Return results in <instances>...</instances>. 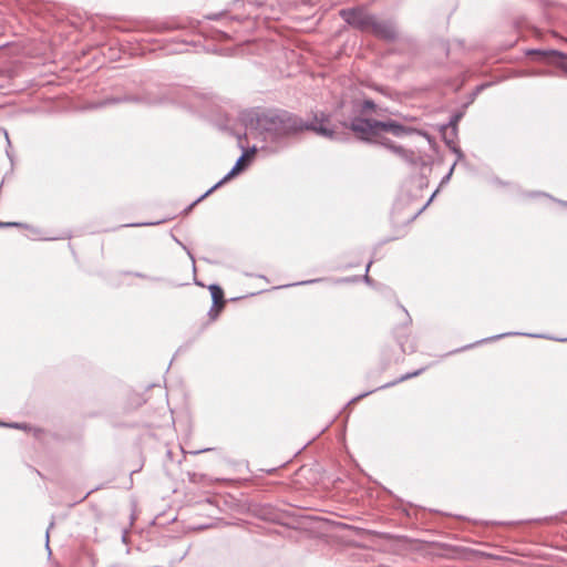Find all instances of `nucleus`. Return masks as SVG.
Here are the masks:
<instances>
[{
    "instance_id": "7ed1b4c3",
    "label": "nucleus",
    "mask_w": 567,
    "mask_h": 567,
    "mask_svg": "<svg viewBox=\"0 0 567 567\" xmlns=\"http://www.w3.org/2000/svg\"><path fill=\"white\" fill-rule=\"evenodd\" d=\"M340 17L352 28L362 32H370L374 22V14L369 13L364 8H348L340 10Z\"/></svg>"
},
{
    "instance_id": "1a4fd4ad",
    "label": "nucleus",
    "mask_w": 567,
    "mask_h": 567,
    "mask_svg": "<svg viewBox=\"0 0 567 567\" xmlns=\"http://www.w3.org/2000/svg\"><path fill=\"white\" fill-rule=\"evenodd\" d=\"M209 291L212 295V299L215 306L219 305L220 307L224 306V292L223 289L218 285H210Z\"/></svg>"
},
{
    "instance_id": "6ab92c4d",
    "label": "nucleus",
    "mask_w": 567,
    "mask_h": 567,
    "mask_svg": "<svg viewBox=\"0 0 567 567\" xmlns=\"http://www.w3.org/2000/svg\"><path fill=\"white\" fill-rule=\"evenodd\" d=\"M156 223H138V224H131L130 226H148V225H155Z\"/></svg>"
},
{
    "instance_id": "aec40b11",
    "label": "nucleus",
    "mask_w": 567,
    "mask_h": 567,
    "mask_svg": "<svg viewBox=\"0 0 567 567\" xmlns=\"http://www.w3.org/2000/svg\"><path fill=\"white\" fill-rule=\"evenodd\" d=\"M453 168H454V165L452 166V168H451L450 173L444 177V179H443V181H445V179H449V178H450V176H451V174H452V172H453Z\"/></svg>"
},
{
    "instance_id": "a211bd4d",
    "label": "nucleus",
    "mask_w": 567,
    "mask_h": 567,
    "mask_svg": "<svg viewBox=\"0 0 567 567\" xmlns=\"http://www.w3.org/2000/svg\"><path fill=\"white\" fill-rule=\"evenodd\" d=\"M372 392H373V391H369V392L362 393V394L358 395L357 398H353V399L351 400V402L358 401V400H360V399H362V398L367 396L368 394H370V393H372Z\"/></svg>"
},
{
    "instance_id": "f8f14e48",
    "label": "nucleus",
    "mask_w": 567,
    "mask_h": 567,
    "mask_svg": "<svg viewBox=\"0 0 567 567\" xmlns=\"http://www.w3.org/2000/svg\"><path fill=\"white\" fill-rule=\"evenodd\" d=\"M374 107H375V104L372 100H365L362 104L363 111H371V110H374Z\"/></svg>"
},
{
    "instance_id": "4468645a",
    "label": "nucleus",
    "mask_w": 567,
    "mask_h": 567,
    "mask_svg": "<svg viewBox=\"0 0 567 567\" xmlns=\"http://www.w3.org/2000/svg\"><path fill=\"white\" fill-rule=\"evenodd\" d=\"M54 525V522H51L48 529H47V533H45V546H47V549L50 550V547H49V533H50V529L53 527Z\"/></svg>"
},
{
    "instance_id": "9b49d317",
    "label": "nucleus",
    "mask_w": 567,
    "mask_h": 567,
    "mask_svg": "<svg viewBox=\"0 0 567 567\" xmlns=\"http://www.w3.org/2000/svg\"><path fill=\"white\" fill-rule=\"evenodd\" d=\"M422 371H423V369H420V370H417V371L406 373V374H404V375L400 377L398 380H395V381H393V382H390V383H386V384H384V385L380 386L379 389L389 388V386L394 385V384H396V383H399V382H402V381H405V380L411 379V378H413V377H416V375H419Z\"/></svg>"
},
{
    "instance_id": "2eb2a0df",
    "label": "nucleus",
    "mask_w": 567,
    "mask_h": 567,
    "mask_svg": "<svg viewBox=\"0 0 567 567\" xmlns=\"http://www.w3.org/2000/svg\"><path fill=\"white\" fill-rule=\"evenodd\" d=\"M2 426H9V427H16V429H24V425H21L19 423H0Z\"/></svg>"
},
{
    "instance_id": "bb28decb",
    "label": "nucleus",
    "mask_w": 567,
    "mask_h": 567,
    "mask_svg": "<svg viewBox=\"0 0 567 567\" xmlns=\"http://www.w3.org/2000/svg\"><path fill=\"white\" fill-rule=\"evenodd\" d=\"M265 0H258L259 3H262Z\"/></svg>"
},
{
    "instance_id": "b1692460",
    "label": "nucleus",
    "mask_w": 567,
    "mask_h": 567,
    "mask_svg": "<svg viewBox=\"0 0 567 567\" xmlns=\"http://www.w3.org/2000/svg\"><path fill=\"white\" fill-rule=\"evenodd\" d=\"M207 451H210V449H204V450H202V452H207ZM197 453H200V451H198Z\"/></svg>"
},
{
    "instance_id": "f3484780",
    "label": "nucleus",
    "mask_w": 567,
    "mask_h": 567,
    "mask_svg": "<svg viewBox=\"0 0 567 567\" xmlns=\"http://www.w3.org/2000/svg\"><path fill=\"white\" fill-rule=\"evenodd\" d=\"M321 280L322 279L305 280V281L298 282L297 285H309V284L318 282V281H321Z\"/></svg>"
},
{
    "instance_id": "ddd939ff",
    "label": "nucleus",
    "mask_w": 567,
    "mask_h": 567,
    "mask_svg": "<svg viewBox=\"0 0 567 567\" xmlns=\"http://www.w3.org/2000/svg\"><path fill=\"white\" fill-rule=\"evenodd\" d=\"M208 195H209V194H207V192H206V193H204V194H203L202 196H199L195 202H193V203H192V204L186 208V210H185V212H186V213H188L189 210H192V209H193V207H194L195 205H197L199 202H202V200H203L205 197H207Z\"/></svg>"
},
{
    "instance_id": "4be33fe9",
    "label": "nucleus",
    "mask_w": 567,
    "mask_h": 567,
    "mask_svg": "<svg viewBox=\"0 0 567 567\" xmlns=\"http://www.w3.org/2000/svg\"><path fill=\"white\" fill-rule=\"evenodd\" d=\"M372 261H370L368 265H367V268H365V271L368 272L369 271V268L371 266Z\"/></svg>"
},
{
    "instance_id": "dca6fc26",
    "label": "nucleus",
    "mask_w": 567,
    "mask_h": 567,
    "mask_svg": "<svg viewBox=\"0 0 567 567\" xmlns=\"http://www.w3.org/2000/svg\"><path fill=\"white\" fill-rule=\"evenodd\" d=\"M19 223H2L0 221V227H11V226H20Z\"/></svg>"
},
{
    "instance_id": "0eeeda50",
    "label": "nucleus",
    "mask_w": 567,
    "mask_h": 567,
    "mask_svg": "<svg viewBox=\"0 0 567 567\" xmlns=\"http://www.w3.org/2000/svg\"><path fill=\"white\" fill-rule=\"evenodd\" d=\"M374 144L381 145L391 152H393L395 155H398L401 159L409 164H415L416 163V156L413 151L406 150L400 145H395L391 140L389 138H381L375 140Z\"/></svg>"
},
{
    "instance_id": "393cba45",
    "label": "nucleus",
    "mask_w": 567,
    "mask_h": 567,
    "mask_svg": "<svg viewBox=\"0 0 567 567\" xmlns=\"http://www.w3.org/2000/svg\"><path fill=\"white\" fill-rule=\"evenodd\" d=\"M91 492H86V494L83 496L82 499L86 498L90 495Z\"/></svg>"
},
{
    "instance_id": "f03ea898",
    "label": "nucleus",
    "mask_w": 567,
    "mask_h": 567,
    "mask_svg": "<svg viewBox=\"0 0 567 567\" xmlns=\"http://www.w3.org/2000/svg\"><path fill=\"white\" fill-rule=\"evenodd\" d=\"M349 127L360 141L372 144H374L375 140L385 138L382 135L384 132L391 133L396 137L411 135L416 132V130L402 125L393 120L377 121L364 117L352 118Z\"/></svg>"
},
{
    "instance_id": "f257e3e1",
    "label": "nucleus",
    "mask_w": 567,
    "mask_h": 567,
    "mask_svg": "<svg viewBox=\"0 0 567 567\" xmlns=\"http://www.w3.org/2000/svg\"><path fill=\"white\" fill-rule=\"evenodd\" d=\"M247 127L256 130L264 141L285 145L286 141L303 131H312L329 140H341L339 134L329 126V115L316 114L312 121H303L285 110H251L243 114Z\"/></svg>"
},
{
    "instance_id": "6e6552de",
    "label": "nucleus",
    "mask_w": 567,
    "mask_h": 567,
    "mask_svg": "<svg viewBox=\"0 0 567 567\" xmlns=\"http://www.w3.org/2000/svg\"><path fill=\"white\" fill-rule=\"evenodd\" d=\"M462 116H463L462 112L454 113L451 116L449 123L442 126V130H449L450 131V133H449L450 137H447V134L444 133V138H445V142L447 144L453 142V140L456 137V135H457V124L461 121Z\"/></svg>"
},
{
    "instance_id": "a878e982",
    "label": "nucleus",
    "mask_w": 567,
    "mask_h": 567,
    "mask_svg": "<svg viewBox=\"0 0 567 567\" xmlns=\"http://www.w3.org/2000/svg\"><path fill=\"white\" fill-rule=\"evenodd\" d=\"M136 276H137V277H141V278H143V277H144V275H142V274H136Z\"/></svg>"
},
{
    "instance_id": "412c9836",
    "label": "nucleus",
    "mask_w": 567,
    "mask_h": 567,
    "mask_svg": "<svg viewBox=\"0 0 567 567\" xmlns=\"http://www.w3.org/2000/svg\"><path fill=\"white\" fill-rule=\"evenodd\" d=\"M454 152L457 154L458 157L462 156V153H461V151L458 148H454Z\"/></svg>"
},
{
    "instance_id": "423d86ee",
    "label": "nucleus",
    "mask_w": 567,
    "mask_h": 567,
    "mask_svg": "<svg viewBox=\"0 0 567 567\" xmlns=\"http://www.w3.org/2000/svg\"><path fill=\"white\" fill-rule=\"evenodd\" d=\"M164 101H165L164 97L151 96L150 94H145L142 96L125 95L123 97H117V99H105L102 102H100L96 106H106L110 104H116V103H121V102L157 104V103H163Z\"/></svg>"
},
{
    "instance_id": "cd10ccee",
    "label": "nucleus",
    "mask_w": 567,
    "mask_h": 567,
    "mask_svg": "<svg viewBox=\"0 0 567 567\" xmlns=\"http://www.w3.org/2000/svg\"><path fill=\"white\" fill-rule=\"evenodd\" d=\"M560 341H563V342H564V341H567V338H566V339H560Z\"/></svg>"
},
{
    "instance_id": "5701e85b",
    "label": "nucleus",
    "mask_w": 567,
    "mask_h": 567,
    "mask_svg": "<svg viewBox=\"0 0 567 567\" xmlns=\"http://www.w3.org/2000/svg\"><path fill=\"white\" fill-rule=\"evenodd\" d=\"M364 280H365L367 282H370V278H369V276H368V275H365V276H364Z\"/></svg>"
},
{
    "instance_id": "c85d7f7f",
    "label": "nucleus",
    "mask_w": 567,
    "mask_h": 567,
    "mask_svg": "<svg viewBox=\"0 0 567 567\" xmlns=\"http://www.w3.org/2000/svg\"><path fill=\"white\" fill-rule=\"evenodd\" d=\"M561 204H564V205H566V206H567V202H566V203H565V202H561Z\"/></svg>"
},
{
    "instance_id": "39448f33",
    "label": "nucleus",
    "mask_w": 567,
    "mask_h": 567,
    "mask_svg": "<svg viewBox=\"0 0 567 567\" xmlns=\"http://www.w3.org/2000/svg\"><path fill=\"white\" fill-rule=\"evenodd\" d=\"M370 32L385 41H394L398 37L396 27L392 20H379L377 17Z\"/></svg>"
},
{
    "instance_id": "9d476101",
    "label": "nucleus",
    "mask_w": 567,
    "mask_h": 567,
    "mask_svg": "<svg viewBox=\"0 0 567 567\" xmlns=\"http://www.w3.org/2000/svg\"><path fill=\"white\" fill-rule=\"evenodd\" d=\"M516 334H518V333L517 332L501 333V334H497V336H494V337H491V338L483 339V340L478 341L477 343H482V342H486V341H493V340H498V339L507 337V336H516ZM522 334L523 336H528V337H532V338H545L544 334H532V333H522Z\"/></svg>"
},
{
    "instance_id": "20e7f679",
    "label": "nucleus",
    "mask_w": 567,
    "mask_h": 567,
    "mask_svg": "<svg viewBox=\"0 0 567 567\" xmlns=\"http://www.w3.org/2000/svg\"><path fill=\"white\" fill-rule=\"evenodd\" d=\"M256 151H257L256 147H252V148H250L248 151H244L241 156L236 161V163L233 166V168L218 183H216L214 186H212L207 190V194H212L219 186H221L225 182H227L228 179H230L231 177L236 176L241 171H244L247 167V165H248V161L256 153Z\"/></svg>"
}]
</instances>
